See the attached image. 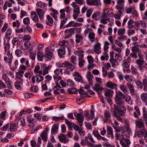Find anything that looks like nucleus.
<instances>
[{
  "label": "nucleus",
  "mask_w": 147,
  "mask_h": 147,
  "mask_svg": "<svg viewBox=\"0 0 147 147\" xmlns=\"http://www.w3.org/2000/svg\"><path fill=\"white\" fill-rule=\"evenodd\" d=\"M62 70L61 69H57L54 71L55 75H54L53 78L55 80L57 79L58 80L61 79V77L59 75L62 71Z\"/></svg>",
  "instance_id": "23"
},
{
  "label": "nucleus",
  "mask_w": 147,
  "mask_h": 147,
  "mask_svg": "<svg viewBox=\"0 0 147 147\" xmlns=\"http://www.w3.org/2000/svg\"><path fill=\"white\" fill-rule=\"evenodd\" d=\"M87 139H82L81 140L80 144L82 146H90L91 143L89 141L87 140Z\"/></svg>",
  "instance_id": "27"
},
{
  "label": "nucleus",
  "mask_w": 147,
  "mask_h": 147,
  "mask_svg": "<svg viewBox=\"0 0 147 147\" xmlns=\"http://www.w3.org/2000/svg\"><path fill=\"white\" fill-rule=\"evenodd\" d=\"M37 56L38 60L40 61H42L43 58L44 56L43 52L39 51L37 53Z\"/></svg>",
  "instance_id": "40"
},
{
  "label": "nucleus",
  "mask_w": 147,
  "mask_h": 147,
  "mask_svg": "<svg viewBox=\"0 0 147 147\" xmlns=\"http://www.w3.org/2000/svg\"><path fill=\"white\" fill-rule=\"evenodd\" d=\"M75 115L80 126L81 127L83 125L84 118L83 113L80 112L77 113L76 115L75 114Z\"/></svg>",
  "instance_id": "6"
},
{
  "label": "nucleus",
  "mask_w": 147,
  "mask_h": 147,
  "mask_svg": "<svg viewBox=\"0 0 147 147\" xmlns=\"http://www.w3.org/2000/svg\"><path fill=\"white\" fill-rule=\"evenodd\" d=\"M2 78L7 84V88L9 89L11 88L12 87L11 85V82L10 80L8 77L7 76L6 74H4L2 76Z\"/></svg>",
  "instance_id": "13"
},
{
  "label": "nucleus",
  "mask_w": 147,
  "mask_h": 147,
  "mask_svg": "<svg viewBox=\"0 0 147 147\" xmlns=\"http://www.w3.org/2000/svg\"><path fill=\"white\" fill-rule=\"evenodd\" d=\"M107 14L102 13L101 16V19L100 20L101 23L103 24H106L110 21V19L107 17Z\"/></svg>",
  "instance_id": "9"
},
{
  "label": "nucleus",
  "mask_w": 147,
  "mask_h": 147,
  "mask_svg": "<svg viewBox=\"0 0 147 147\" xmlns=\"http://www.w3.org/2000/svg\"><path fill=\"white\" fill-rule=\"evenodd\" d=\"M100 13L99 12H96L94 13L92 16V18L93 19H96V20H98L96 18L100 16Z\"/></svg>",
  "instance_id": "58"
},
{
  "label": "nucleus",
  "mask_w": 147,
  "mask_h": 147,
  "mask_svg": "<svg viewBox=\"0 0 147 147\" xmlns=\"http://www.w3.org/2000/svg\"><path fill=\"white\" fill-rule=\"evenodd\" d=\"M33 112L32 110L30 109H26L22 110L19 114L20 116H22L23 115L27 113H31Z\"/></svg>",
  "instance_id": "36"
},
{
  "label": "nucleus",
  "mask_w": 147,
  "mask_h": 147,
  "mask_svg": "<svg viewBox=\"0 0 147 147\" xmlns=\"http://www.w3.org/2000/svg\"><path fill=\"white\" fill-rule=\"evenodd\" d=\"M124 96V95L121 92H117L115 98V101H122Z\"/></svg>",
  "instance_id": "19"
},
{
  "label": "nucleus",
  "mask_w": 147,
  "mask_h": 147,
  "mask_svg": "<svg viewBox=\"0 0 147 147\" xmlns=\"http://www.w3.org/2000/svg\"><path fill=\"white\" fill-rule=\"evenodd\" d=\"M11 33V30L10 28L7 29L5 35V38L9 40L10 39V36Z\"/></svg>",
  "instance_id": "43"
},
{
  "label": "nucleus",
  "mask_w": 147,
  "mask_h": 147,
  "mask_svg": "<svg viewBox=\"0 0 147 147\" xmlns=\"http://www.w3.org/2000/svg\"><path fill=\"white\" fill-rule=\"evenodd\" d=\"M118 107H115L114 111V115L119 121H122V118L119 115L123 116L126 112V109L124 106H122L123 102H117Z\"/></svg>",
  "instance_id": "1"
},
{
  "label": "nucleus",
  "mask_w": 147,
  "mask_h": 147,
  "mask_svg": "<svg viewBox=\"0 0 147 147\" xmlns=\"http://www.w3.org/2000/svg\"><path fill=\"white\" fill-rule=\"evenodd\" d=\"M9 129L11 132H15L17 131V125L14 123H9Z\"/></svg>",
  "instance_id": "31"
},
{
  "label": "nucleus",
  "mask_w": 147,
  "mask_h": 147,
  "mask_svg": "<svg viewBox=\"0 0 147 147\" xmlns=\"http://www.w3.org/2000/svg\"><path fill=\"white\" fill-rule=\"evenodd\" d=\"M121 138L124 139L125 142L123 141L122 140H120V143L121 145L123 147H129V145L131 144L130 141L127 138H125L124 137H121Z\"/></svg>",
  "instance_id": "11"
},
{
  "label": "nucleus",
  "mask_w": 147,
  "mask_h": 147,
  "mask_svg": "<svg viewBox=\"0 0 147 147\" xmlns=\"http://www.w3.org/2000/svg\"><path fill=\"white\" fill-rule=\"evenodd\" d=\"M31 18L32 20L35 22H38L39 19L38 16L34 11H32L31 13Z\"/></svg>",
  "instance_id": "26"
},
{
  "label": "nucleus",
  "mask_w": 147,
  "mask_h": 147,
  "mask_svg": "<svg viewBox=\"0 0 147 147\" xmlns=\"http://www.w3.org/2000/svg\"><path fill=\"white\" fill-rule=\"evenodd\" d=\"M23 22L26 25H29L30 23V19L28 17H26L24 19Z\"/></svg>",
  "instance_id": "62"
},
{
  "label": "nucleus",
  "mask_w": 147,
  "mask_h": 147,
  "mask_svg": "<svg viewBox=\"0 0 147 147\" xmlns=\"http://www.w3.org/2000/svg\"><path fill=\"white\" fill-rule=\"evenodd\" d=\"M40 137L44 142H46L48 140L47 133L45 131H43L40 134Z\"/></svg>",
  "instance_id": "38"
},
{
  "label": "nucleus",
  "mask_w": 147,
  "mask_h": 147,
  "mask_svg": "<svg viewBox=\"0 0 147 147\" xmlns=\"http://www.w3.org/2000/svg\"><path fill=\"white\" fill-rule=\"evenodd\" d=\"M113 128L115 129L116 132H121L123 134V127H115V126H113ZM121 135H123V134Z\"/></svg>",
  "instance_id": "44"
},
{
  "label": "nucleus",
  "mask_w": 147,
  "mask_h": 147,
  "mask_svg": "<svg viewBox=\"0 0 147 147\" xmlns=\"http://www.w3.org/2000/svg\"><path fill=\"white\" fill-rule=\"evenodd\" d=\"M78 91V90L74 87L68 88L67 89V92L69 94L76 93Z\"/></svg>",
  "instance_id": "37"
},
{
  "label": "nucleus",
  "mask_w": 147,
  "mask_h": 147,
  "mask_svg": "<svg viewBox=\"0 0 147 147\" xmlns=\"http://www.w3.org/2000/svg\"><path fill=\"white\" fill-rule=\"evenodd\" d=\"M74 76H75L74 78V79L76 81L81 82H83V80H82V77L78 72L77 71L75 72Z\"/></svg>",
  "instance_id": "22"
},
{
  "label": "nucleus",
  "mask_w": 147,
  "mask_h": 147,
  "mask_svg": "<svg viewBox=\"0 0 147 147\" xmlns=\"http://www.w3.org/2000/svg\"><path fill=\"white\" fill-rule=\"evenodd\" d=\"M65 53V48L64 47H61L58 50V55L60 58L63 57Z\"/></svg>",
  "instance_id": "18"
},
{
  "label": "nucleus",
  "mask_w": 147,
  "mask_h": 147,
  "mask_svg": "<svg viewBox=\"0 0 147 147\" xmlns=\"http://www.w3.org/2000/svg\"><path fill=\"white\" fill-rule=\"evenodd\" d=\"M85 138L89 140V141L91 142V143L95 144L96 143V142L94 140L92 136L90 134H88V136L87 137H85Z\"/></svg>",
  "instance_id": "41"
},
{
  "label": "nucleus",
  "mask_w": 147,
  "mask_h": 147,
  "mask_svg": "<svg viewBox=\"0 0 147 147\" xmlns=\"http://www.w3.org/2000/svg\"><path fill=\"white\" fill-rule=\"evenodd\" d=\"M94 51L97 54H99L101 53L100 44V43L98 42L95 44L94 46Z\"/></svg>",
  "instance_id": "24"
},
{
  "label": "nucleus",
  "mask_w": 147,
  "mask_h": 147,
  "mask_svg": "<svg viewBox=\"0 0 147 147\" xmlns=\"http://www.w3.org/2000/svg\"><path fill=\"white\" fill-rule=\"evenodd\" d=\"M123 136L125 137L126 138L129 137V134L131 132V129L129 126H124L123 127Z\"/></svg>",
  "instance_id": "7"
},
{
  "label": "nucleus",
  "mask_w": 147,
  "mask_h": 147,
  "mask_svg": "<svg viewBox=\"0 0 147 147\" xmlns=\"http://www.w3.org/2000/svg\"><path fill=\"white\" fill-rule=\"evenodd\" d=\"M141 98L142 101H147V93L142 94L141 95Z\"/></svg>",
  "instance_id": "54"
},
{
  "label": "nucleus",
  "mask_w": 147,
  "mask_h": 147,
  "mask_svg": "<svg viewBox=\"0 0 147 147\" xmlns=\"http://www.w3.org/2000/svg\"><path fill=\"white\" fill-rule=\"evenodd\" d=\"M117 86V84L112 83L111 81L107 82L106 84V87L112 89H114Z\"/></svg>",
  "instance_id": "32"
},
{
  "label": "nucleus",
  "mask_w": 147,
  "mask_h": 147,
  "mask_svg": "<svg viewBox=\"0 0 147 147\" xmlns=\"http://www.w3.org/2000/svg\"><path fill=\"white\" fill-rule=\"evenodd\" d=\"M95 34L94 33L91 32L89 33V38L90 40V41L92 42H93L94 41V38Z\"/></svg>",
  "instance_id": "50"
},
{
  "label": "nucleus",
  "mask_w": 147,
  "mask_h": 147,
  "mask_svg": "<svg viewBox=\"0 0 147 147\" xmlns=\"http://www.w3.org/2000/svg\"><path fill=\"white\" fill-rule=\"evenodd\" d=\"M103 89V88L100 87V85L98 84H96L93 88V90L97 92L98 94L101 93Z\"/></svg>",
  "instance_id": "30"
},
{
  "label": "nucleus",
  "mask_w": 147,
  "mask_h": 147,
  "mask_svg": "<svg viewBox=\"0 0 147 147\" xmlns=\"http://www.w3.org/2000/svg\"><path fill=\"white\" fill-rule=\"evenodd\" d=\"M46 24L47 25L51 26L53 25V18L49 15L47 16V20L45 21Z\"/></svg>",
  "instance_id": "20"
},
{
  "label": "nucleus",
  "mask_w": 147,
  "mask_h": 147,
  "mask_svg": "<svg viewBox=\"0 0 147 147\" xmlns=\"http://www.w3.org/2000/svg\"><path fill=\"white\" fill-rule=\"evenodd\" d=\"M41 67H42V69L43 70L42 74L45 76L49 73V70L51 67V66L49 65L48 66H47L46 64H41Z\"/></svg>",
  "instance_id": "8"
},
{
  "label": "nucleus",
  "mask_w": 147,
  "mask_h": 147,
  "mask_svg": "<svg viewBox=\"0 0 147 147\" xmlns=\"http://www.w3.org/2000/svg\"><path fill=\"white\" fill-rule=\"evenodd\" d=\"M44 79V77L41 74H37L35 76H33L32 77L31 81L32 83H34L35 82V80L36 82H40L43 81Z\"/></svg>",
  "instance_id": "5"
},
{
  "label": "nucleus",
  "mask_w": 147,
  "mask_h": 147,
  "mask_svg": "<svg viewBox=\"0 0 147 147\" xmlns=\"http://www.w3.org/2000/svg\"><path fill=\"white\" fill-rule=\"evenodd\" d=\"M65 64H66V65H65L66 67L67 68L65 70V71L67 73L69 74V71L68 70V69H69L71 71L75 68V66L72 64L70 63L69 62H65Z\"/></svg>",
  "instance_id": "21"
},
{
  "label": "nucleus",
  "mask_w": 147,
  "mask_h": 147,
  "mask_svg": "<svg viewBox=\"0 0 147 147\" xmlns=\"http://www.w3.org/2000/svg\"><path fill=\"white\" fill-rule=\"evenodd\" d=\"M93 11V9L92 8L88 9L86 12L87 17L88 18L90 17Z\"/></svg>",
  "instance_id": "56"
},
{
  "label": "nucleus",
  "mask_w": 147,
  "mask_h": 147,
  "mask_svg": "<svg viewBox=\"0 0 147 147\" xmlns=\"http://www.w3.org/2000/svg\"><path fill=\"white\" fill-rule=\"evenodd\" d=\"M109 43L108 42L106 41L105 42L104 47V51H107L108 50L109 48Z\"/></svg>",
  "instance_id": "59"
},
{
  "label": "nucleus",
  "mask_w": 147,
  "mask_h": 147,
  "mask_svg": "<svg viewBox=\"0 0 147 147\" xmlns=\"http://www.w3.org/2000/svg\"><path fill=\"white\" fill-rule=\"evenodd\" d=\"M15 53L16 55L18 57L22 56L23 55L22 51L18 49L16 50Z\"/></svg>",
  "instance_id": "47"
},
{
  "label": "nucleus",
  "mask_w": 147,
  "mask_h": 147,
  "mask_svg": "<svg viewBox=\"0 0 147 147\" xmlns=\"http://www.w3.org/2000/svg\"><path fill=\"white\" fill-rule=\"evenodd\" d=\"M125 29L124 28H119L118 31V34L119 35H123L125 33Z\"/></svg>",
  "instance_id": "52"
},
{
  "label": "nucleus",
  "mask_w": 147,
  "mask_h": 147,
  "mask_svg": "<svg viewBox=\"0 0 147 147\" xmlns=\"http://www.w3.org/2000/svg\"><path fill=\"white\" fill-rule=\"evenodd\" d=\"M36 12L40 20H43L45 14L44 10L40 8H38L36 9Z\"/></svg>",
  "instance_id": "17"
},
{
  "label": "nucleus",
  "mask_w": 147,
  "mask_h": 147,
  "mask_svg": "<svg viewBox=\"0 0 147 147\" xmlns=\"http://www.w3.org/2000/svg\"><path fill=\"white\" fill-rule=\"evenodd\" d=\"M136 127L138 128H144L145 125L141 120L139 119L136 120L135 122Z\"/></svg>",
  "instance_id": "25"
},
{
  "label": "nucleus",
  "mask_w": 147,
  "mask_h": 147,
  "mask_svg": "<svg viewBox=\"0 0 147 147\" xmlns=\"http://www.w3.org/2000/svg\"><path fill=\"white\" fill-rule=\"evenodd\" d=\"M6 111L2 112L0 113V118L2 119L5 120V116L6 114Z\"/></svg>",
  "instance_id": "51"
},
{
  "label": "nucleus",
  "mask_w": 147,
  "mask_h": 147,
  "mask_svg": "<svg viewBox=\"0 0 147 147\" xmlns=\"http://www.w3.org/2000/svg\"><path fill=\"white\" fill-rule=\"evenodd\" d=\"M100 0H93V3L92 4V5L98 6L100 5Z\"/></svg>",
  "instance_id": "60"
},
{
  "label": "nucleus",
  "mask_w": 147,
  "mask_h": 147,
  "mask_svg": "<svg viewBox=\"0 0 147 147\" xmlns=\"http://www.w3.org/2000/svg\"><path fill=\"white\" fill-rule=\"evenodd\" d=\"M58 138L59 141L62 143L66 144L68 143L69 141V139L64 134H61L58 136Z\"/></svg>",
  "instance_id": "16"
},
{
  "label": "nucleus",
  "mask_w": 147,
  "mask_h": 147,
  "mask_svg": "<svg viewBox=\"0 0 147 147\" xmlns=\"http://www.w3.org/2000/svg\"><path fill=\"white\" fill-rule=\"evenodd\" d=\"M143 84L144 87V89L147 91V79H146L143 80Z\"/></svg>",
  "instance_id": "64"
},
{
  "label": "nucleus",
  "mask_w": 147,
  "mask_h": 147,
  "mask_svg": "<svg viewBox=\"0 0 147 147\" xmlns=\"http://www.w3.org/2000/svg\"><path fill=\"white\" fill-rule=\"evenodd\" d=\"M19 41L18 38L17 37H15L13 38L12 41V43L14 46L17 45H18Z\"/></svg>",
  "instance_id": "45"
},
{
  "label": "nucleus",
  "mask_w": 147,
  "mask_h": 147,
  "mask_svg": "<svg viewBox=\"0 0 147 147\" xmlns=\"http://www.w3.org/2000/svg\"><path fill=\"white\" fill-rule=\"evenodd\" d=\"M90 114L89 113L87 112L86 113V117L89 119H92L94 117V111L93 109H92L90 111Z\"/></svg>",
  "instance_id": "35"
},
{
  "label": "nucleus",
  "mask_w": 147,
  "mask_h": 147,
  "mask_svg": "<svg viewBox=\"0 0 147 147\" xmlns=\"http://www.w3.org/2000/svg\"><path fill=\"white\" fill-rule=\"evenodd\" d=\"M21 82H20L17 81L15 83V86L16 88L18 90H20L22 87L20 85V83Z\"/></svg>",
  "instance_id": "49"
},
{
  "label": "nucleus",
  "mask_w": 147,
  "mask_h": 147,
  "mask_svg": "<svg viewBox=\"0 0 147 147\" xmlns=\"http://www.w3.org/2000/svg\"><path fill=\"white\" fill-rule=\"evenodd\" d=\"M113 94V91L111 90L107 89L105 91L104 95L107 101H112Z\"/></svg>",
  "instance_id": "3"
},
{
  "label": "nucleus",
  "mask_w": 147,
  "mask_h": 147,
  "mask_svg": "<svg viewBox=\"0 0 147 147\" xmlns=\"http://www.w3.org/2000/svg\"><path fill=\"white\" fill-rule=\"evenodd\" d=\"M78 55L79 56V59H83L84 57L83 53H84V51L82 50L78 51H77Z\"/></svg>",
  "instance_id": "53"
},
{
  "label": "nucleus",
  "mask_w": 147,
  "mask_h": 147,
  "mask_svg": "<svg viewBox=\"0 0 147 147\" xmlns=\"http://www.w3.org/2000/svg\"><path fill=\"white\" fill-rule=\"evenodd\" d=\"M127 86L131 94L133 95H136L137 98H139V97L138 94H136L137 92L135 90L134 86L132 84L129 83L127 84Z\"/></svg>",
  "instance_id": "10"
},
{
  "label": "nucleus",
  "mask_w": 147,
  "mask_h": 147,
  "mask_svg": "<svg viewBox=\"0 0 147 147\" xmlns=\"http://www.w3.org/2000/svg\"><path fill=\"white\" fill-rule=\"evenodd\" d=\"M123 4H119L116 6V8L118 9L119 12L123 13L121 11L123 8Z\"/></svg>",
  "instance_id": "46"
},
{
  "label": "nucleus",
  "mask_w": 147,
  "mask_h": 147,
  "mask_svg": "<svg viewBox=\"0 0 147 147\" xmlns=\"http://www.w3.org/2000/svg\"><path fill=\"white\" fill-rule=\"evenodd\" d=\"M54 51V49L51 46H48L45 49V54L46 57L49 59H51Z\"/></svg>",
  "instance_id": "2"
},
{
  "label": "nucleus",
  "mask_w": 147,
  "mask_h": 147,
  "mask_svg": "<svg viewBox=\"0 0 147 147\" xmlns=\"http://www.w3.org/2000/svg\"><path fill=\"white\" fill-rule=\"evenodd\" d=\"M137 135L138 137L142 138L144 136V138L147 135V130L145 128L141 129L138 131Z\"/></svg>",
  "instance_id": "15"
},
{
  "label": "nucleus",
  "mask_w": 147,
  "mask_h": 147,
  "mask_svg": "<svg viewBox=\"0 0 147 147\" xmlns=\"http://www.w3.org/2000/svg\"><path fill=\"white\" fill-rule=\"evenodd\" d=\"M120 88L121 90L123 92L127 91V88L124 85H121L120 86Z\"/></svg>",
  "instance_id": "63"
},
{
  "label": "nucleus",
  "mask_w": 147,
  "mask_h": 147,
  "mask_svg": "<svg viewBox=\"0 0 147 147\" xmlns=\"http://www.w3.org/2000/svg\"><path fill=\"white\" fill-rule=\"evenodd\" d=\"M78 92H79L80 95V98L79 100H84V98L86 97H90L91 96L88 95V94L86 92H85L82 89H80L79 90H78Z\"/></svg>",
  "instance_id": "12"
},
{
  "label": "nucleus",
  "mask_w": 147,
  "mask_h": 147,
  "mask_svg": "<svg viewBox=\"0 0 147 147\" xmlns=\"http://www.w3.org/2000/svg\"><path fill=\"white\" fill-rule=\"evenodd\" d=\"M110 61L112 67H115L116 66L115 63L117 61V60H115L113 59H110Z\"/></svg>",
  "instance_id": "61"
},
{
  "label": "nucleus",
  "mask_w": 147,
  "mask_h": 147,
  "mask_svg": "<svg viewBox=\"0 0 147 147\" xmlns=\"http://www.w3.org/2000/svg\"><path fill=\"white\" fill-rule=\"evenodd\" d=\"M59 128V125L58 124H54L52 127L51 130V134H56L58 132V129Z\"/></svg>",
  "instance_id": "28"
},
{
  "label": "nucleus",
  "mask_w": 147,
  "mask_h": 147,
  "mask_svg": "<svg viewBox=\"0 0 147 147\" xmlns=\"http://www.w3.org/2000/svg\"><path fill=\"white\" fill-rule=\"evenodd\" d=\"M111 117V114L109 111H105L104 112V121L105 122L109 121Z\"/></svg>",
  "instance_id": "29"
},
{
  "label": "nucleus",
  "mask_w": 147,
  "mask_h": 147,
  "mask_svg": "<svg viewBox=\"0 0 147 147\" xmlns=\"http://www.w3.org/2000/svg\"><path fill=\"white\" fill-rule=\"evenodd\" d=\"M17 123L22 127H24L26 125V123L25 119L24 118H20L18 121Z\"/></svg>",
  "instance_id": "39"
},
{
  "label": "nucleus",
  "mask_w": 147,
  "mask_h": 147,
  "mask_svg": "<svg viewBox=\"0 0 147 147\" xmlns=\"http://www.w3.org/2000/svg\"><path fill=\"white\" fill-rule=\"evenodd\" d=\"M34 72L36 74H42V71L40 70V67L39 65H37L35 67L34 70Z\"/></svg>",
  "instance_id": "42"
},
{
  "label": "nucleus",
  "mask_w": 147,
  "mask_h": 147,
  "mask_svg": "<svg viewBox=\"0 0 147 147\" xmlns=\"http://www.w3.org/2000/svg\"><path fill=\"white\" fill-rule=\"evenodd\" d=\"M143 115L144 120L145 121H147V111L145 109L143 108Z\"/></svg>",
  "instance_id": "55"
},
{
  "label": "nucleus",
  "mask_w": 147,
  "mask_h": 147,
  "mask_svg": "<svg viewBox=\"0 0 147 147\" xmlns=\"http://www.w3.org/2000/svg\"><path fill=\"white\" fill-rule=\"evenodd\" d=\"M31 45L30 42L28 40L26 41L24 43V45L25 48L27 49L30 48L31 46Z\"/></svg>",
  "instance_id": "57"
},
{
  "label": "nucleus",
  "mask_w": 147,
  "mask_h": 147,
  "mask_svg": "<svg viewBox=\"0 0 147 147\" xmlns=\"http://www.w3.org/2000/svg\"><path fill=\"white\" fill-rule=\"evenodd\" d=\"M75 28H71L69 29H67L64 31V33L65 35V39L71 37L74 34Z\"/></svg>",
  "instance_id": "4"
},
{
  "label": "nucleus",
  "mask_w": 147,
  "mask_h": 147,
  "mask_svg": "<svg viewBox=\"0 0 147 147\" xmlns=\"http://www.w3.org/2000/svg\"><path fill=\"white\" fill-rule=\"evenodd\" d=\"M78 33L76 34L75 36V41L76 43H78L82 42L83 41V38L82 36L80 34L81 32V30H78Z\"/></svg>",
  "instance_id": "14"
},
{
  "label": "nucleus",
  "mask_w": 147,
  "mask_h": 147,
  "mask_svg": "<svg viewBox=\"0 0 147 147\" xmlns=\"http://www.w3.org/2000/svg\"><path fill=\"white\" fill-rule=\"evenodd\" d=\"M107 131L108 134L110 136L112 139H114V136L113 133V130L112 128L109 126L107 127Z\"/></svg>",
  "instance_id": "34"
},
{
  "label": "nucleus",
  "mask_w": 147,
  "mask_h": 147,
  "mask_svg": "<svg viewBox=\"0 0 147 147\" xmlns=\"http://www.w3.org/2000/svg\"><path fill=\"white\" fill-rule=\"evenodd\" d=\"M6 53V55L9 57L8 60L9 61V65L10 66L11 65L12 62V59L13 58L12 54L10 53V51H7L5 52Z\"/></svg>",
  "instance_id": "33"
},
{
  "label": "nucleus",
  "mask_w": 147,
  "mask_h": 147,
  "mask_svg": "<svg viewBox=\"0 0 147 147\" xmlns=\"http://www.w3.org/2000/svg\"><path fill=\"white\" fill-rule=\"evenodd\" d=\"M73 12L74 13L79 14L80 13V7L78 5L75 6L74 8Z\"/></svg>",
  "instance_id": "48"
}]
</instances>
